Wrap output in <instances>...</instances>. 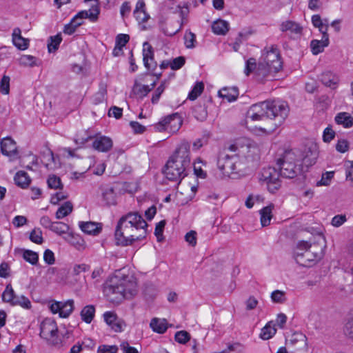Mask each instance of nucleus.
Wrapping results in <instances>:
<instances>
[{"instance_id":"f257e3e1","label":"nucleus","mask_w":353,"mask_h":353,"mask_svg":"<svg viewBox=\"0 0 353 353\" xmlns=\"http://www.w3.org/2000/svg\"><path fill=\"white\" fill-rule=\"evenodd\" d=\"M289 107L282 101H266L252 105L248 111V117L252 121H262L266 118L274 120L273 126L268 129L260 128V130L270 133L280 126L289 114Z\"/></svg>"},{"instance_id":"f03ea898","label":"nucleus","mask_w":353,"mask_h":353,"mask_svg":"<svg viewBox=\"0 0 353 353\" xmlns=\"http://www.w3.org/2000/svg\"><path fill=\"white\" fill-rule=\"evenodd\" d=\"M190 143L182 141L167 161L163 173L168 180L180 183L188 175L187 170L190 165Z\"/></svg>"},{"instance_id":"7ed1b4c3","label":"nucleus","mask_w":353,"mask_h":353,"mask_svg":"<svg viewBox=\"0 0 353 353\" xmlns=\"http://www.w3.org/2000/svg\"><path fill=\"white\" fill-rule=\"evenodd\" d=\"M137 292V281L132 275L119 276L110 278L105 284L103 293L112 303H118L123 299H130Z\"/></svg>"},{"instance_id":"20e7f679","label":"nucleus","mask_w":353,"mask_h":353,"mask_svg":"<svg viewBox=\"0 0 353 353\" xmlns=\"http://www.w3.org/2000/svg\"><path fill=\"white\" fill-rule=\"evenodd\" d=\"M249 150L248 145L239 146L232 144L228 151L230 153H221L217 161V166L224 176L232 177V175L241 174L244 170L243 159Z\"/></svg>"},{"instance_id":"39448f33","label":"nucleus","mask_w":353,"mask_h":353,"mask_svg":"<svg viewBox=\"0 0 353 353\" xmlns=\"http://www.w3.org/2000/svg\"><path fill=\"white\" fill-rule=\"evenodd\" d=\"M283 66L279 50L276 46L263 50L256 72L259 78L264 79L277 73Z\"/></svg>"},{"instance_id":"423d86ee","label":"nucleus","mask_w":353,"mask_h":353,"mask_svg":"<svg viewBox=\"0 0 353 353\" xmlns=\"http://www.w3.org/2000/svg\"><path fill=\"white\" fill-rule=\"evenodd\" d=\"M296 262L303 266H310L323 257V249L318 243H312L305 241L297 243L294 252Z\"/></svg>"},{"instance_id":"0eeeda50","label":"nucleus","mask_w":353,"mask_h":353,"mask_svg":"<svg viewBox=\"0 0 353 353\" xmlns=\"http://www.w3.org/2000/svg\"><path fill=\"white\" fill-rule=\"evenodd\" d=\"M301 156L293 150H285L277 159L280 174L285 178L293 179L301 171Z\"/></svg>"},{"instance_id":"6e6552de","label":"nucleus","mask_w":353,"mask_h":353,"mask_svg":"<svg viewBox=\"0 0 353 353\" xmlns=\"http://www.w3.org/2000/svg\"><path fill=\"white\" fill-rule=\"evenodd\" d=\"M146 234V229H138L135 226H130L120 219L117 223L114 234L117 243L122 246L132 245L134 241L144 239Z\"/></svg>"},{"instance_id":"1a4fd4ad","label":"nucleus","mask_w":353,"mask_h":353,"mask_svg":"<svg viewBox=\"0 0 353 353\" xmlns=\"http://www.w3.org/2000/svg\"><path fill=\"white\" fill-rule=\"evenodd\" d=\"M280 175V172L275 168H264L261 172L259 180L261 183H265L270 192L275 193L281 185Z\"/></svg>"},{"instance_id":"9d476101","label":"nucleus","mask_w":353,"mask_h":353,"mask_svg":"<svg viewBox=\"0 0 353 353\" xmlns=\"http://www.w3.org/2000/svg\"><path fill=\"white\" fill-rule=\"evenodd\" d=\"M40 336L50 344L58 345L60 340L58 337V327L55 321L46 318L41 323Z\"/></svg>"},{"instance_id":"9b49d317","label":"nucleus","mask_w":353,"mask_h":353,"mask_svg":"<svg viewBox=\"0 0 353 353\" xmlns=\"http://www.w3.org/2000/svg\"><path fill=\"white\" fill-rule=\"evenodd\" d=\"M88 1H94V3L88 10H82L78 12L72 19L71 22L72 23L75 24L77 23V22H81V25L84 19H89L91 21H96L98 19L100 12L99 0H85V2Z\"/></svg>"},{"instance_id":"f8f14e48","label":"nucleus","mask_w":353,"mask_h":353,"mask_svg":"<svg viewBox=\"0 0 353 353\" xmlns=\"http://www.w3.org/2000/svg\"><path fill=\"white\" fill-rule=\"evenodd\" d=\"M124 223L135 226L138 229H146L148 224L142 216L137 212H130L123 215L120 219Z\"/></svg>"},{"instance_id":"ddd939ff","label":"nucleus","mask_w":353,"mask_h":353,"mask_svg":"<svg viewBox=\"0 0 353 353\" xmlns=\"http://www.w3.org/2000/svg\"><path fill=\"white\" fill-rule=\"evenodd\" d=\"M104 321L111 327V328L117 332H120L123 330L125 323L117 318L116 314L112 312H106L103 314Z\"/></svg>"},{"instance_id":"4468645a","label":"nucleus","mask_w":353,"mask_h":353,"mask_svg":"<svg viewBox=\"0 0 353 353\" xmlns=\"http://www.w3.org/2000/svg\"><path fill=\"white\" fill-rule=\"evenodd\" d=\"M143 60L144 65L148 70H153L157 66V63L154 61V52L151 45L145 41L143 43Z\"/></svg>"},{"instance_id":"2eb2a0df","label":"nucleus","mask_w":353,"mask_h":353,"mask_svg":"<svg viewBox=\"0 0 353 353\" xmlns=\"http://www.w3.org/2000/svg\"><path fill=\"white\" fill-rule=\"evenodd\" d=\"M80 229L85 234L90 235H98L102 230V225L100 223L92 221H80L79 223Z\"/></svg>"},{"instance_id":"dca6fc26","label":"nucleus","mask_w":353,"mask_h":353,"mask_svg":"<svg viewBox=\"0 0 353 353\" xmlns=\"http://www.w3.org/2000/svg\"><path fill=\"white\" fill-rule=\"evenodd\" d=\"M101 197L106 205L117 204V195L112 187L106 185L101 188Z\"/></svg>"},{"instance_id":"f3484780","label":"nucleus","mask_w":353,"mask_h":353,"mask_svg":"<svg viewBox=\"0 0 353 353\" xmlns=\"http://www.w3.org/2000/svg\"><path fill=\"white\" fill-rule=\"evenodd\" d=\"M320 79L325 86L332 89L336 88L339 83V77L330 71L323 72Z\"/></svg>"},{"instance_id":"a211bd4d","label":"nucleus","mask_w":353,"mask_h":353,"mask_svg":"<svg viewBox=\"0 0 353 353\" xmlns=\"http://www.w3.org/2000/svg\"><path fill=\"white\" fill-rule=\"evenodd\" d=\"M19 28L14 29L12 32L13 44L19 50H24L29 46V39L23 38Z\"/></svg>"},{"instance_id":"6ab92c4d","label":"nucleus","mask_w":353,"mask_h":353,"mask_svg":"<svg viewBox=\"0 0 353 353\" xmlns=\"http://www.w3.org/2000/svg\"><path fill=\"white\" fill-rule=\"evenodd\" d=\"M92 146L99 152H108L112 147V141L109 137H100L94 141Z\"/></svg>"},{"instance_id":"aec40b11","label":"nucleus","mask_w":353,"mask_h":353,"mask_svg":"<svg viewBox=\"0 0 353 353\" xmlns=\"http://www.w3.org/2000/svg\"><path fill=\"white\" fill-rule=\"evenodd\" d=\"M1 152L8 157L17 154L16 143L11 138H6L1 142Z\"/></svg>"},{"instance_id":"412c9836","label":"nucleus","mask_w":353,"mask_h":353,"mask_svg":"<svg viewBox=\"0 0 353 353\" xmlns=\"http://www.w3.org/2000/svg\"><path fill=\"white\" fill-rule=\"evenodd\" d=\"M329 45V36L328 34L324 32V35H322L321 40L314 39L310 43V47L312 52L314 54H318L322 52L325 47Z\"/></svg>"},{"instance_id":"4be33fe9","label":"nucleus","mask_w":353,"mask_h":353,"mask_svg":"<svg viewBox=\"0 0 353 353\" xmlns=\"http://www.w3.org/2000/svg\"><path fill=\"white\" fill-rule=\"evenodd\" d=\"M219 96L228 102L234 101L239 96V90L236 87L223 88L218 92Z\"/></svg>"},{"instance_id":"5701e85b","label":"nucleus","mask_w":353,"mask_h":353,"mask_svg":"<svg viewBox=\"0 0 353 353\" xmlns=\"http://www.w3.org/2000/svg\"><path fill=\"white\" fill-rule=\"evenodd\" d=\"M166 120L169 121V132L175 133L182 125V119L178 113H173L166 116Z\"/></svg>"},{"instance_id":"b1692460","label":"nucleus","mask_w":353,"mask_h":353,"mask_svg":"<svg viewBox=\"0 0 353 353\" xmlns=\"http://www.w3.org/2000/svg\"><path fill=\"white\" fill-rule=\"evenodd\" d=\"M194 117L200 121H205L208 117V111L205 102H199L192 109Z\"/></svg>"},{"instance_id":"393cba45","label":"nucleus","mask_w":353,"mask_h":353,"mask_svg":"<svg viewBox=\"0 0 353 353\" xmlns=\"http://www.w3.org/2000/svg\"><path fill=\"white\" fill-rule=\"evenodd\" d=\"M280 30L282 32L290 31L292 33L301 34L303 28L301 25L293 21H283L280 26Z\"/></svg>"},{"instance_id":"a878e982","label":"nucleus","mask_w":353,"mask_h":353,"mask_svg":"<svg viewBox=\"0 0 353 353\" xmlns=\"http://www.w3.org/2000/svg\"><path fill=\"white\" fill-rule=\"evenodd\" d=\"M14 180L15 184L21 188H28L31 182V179L28 174L25 171L22 170L16 173Z\"/></svg>"},{"instance_id":"bb28decb","label":"nucleus","mask_w":353,"mask_h":353,"mask_svg":"<svg viewBox=\"0 0 353 353\" xmlns=\"http://www.w3.org/2000/svg\"><path fill=\"white\" fill-rule=\"evenodd\" d=\"M212 32L218 35H225L229 30V23L223 19H217L212 25Z\"/></svg>"},{"instance_id":"cd10ccee","label":"nucleus","mask_w":353,"mask_h":353,"mask_svg":"<svg viewBox=\"0 0 353 353\" xmlns=\"http://www.w3.org/2000/svg\"><path fill=\"white\" fill-rule=\"evenodd\" d=\"M150 327L154 332L163 334L168 329L167 321L165 319L153 318L150 321Z\"/></svg>"},{"instance_id":"c85d7f7f","label":"nucleus","mask_w":353,"mask_h":353,"mask_svg":"<svg viewBox=\"0 0 353 353\" xmlns=\"http://www.w3.org/2000/svg\"><path fill=\"white\" fill-rule=\"evenodd\" d=\"M335 121L345 128H350L353 125V117L347 112L339 113L335 117Z\"/></svg>"},{"instance_id":"c756f323","label":"nucleus","mask_w":353,"mask_h":353,"mask_svg":"<svg viewBox=\"0 0 353 353\" xmlns=\"http://www.w3.org/2000/svg\"><path fill=\"white\" fill-rule=\"evenodd\" d=\"M273 205L266 206L260 210L261 223L263 227L267 226L270 223L272 219V210Z\"/></svg>"},{"instance_id":"7c9ffc66","label":"nucleus","mask_w":353,"mask_h":353,"mask_svg":"<svg viewBox=\"0 0 353 353\" xmlns=\"http://www.w3.org/2000/svg\"><path fill=\"white\" fill-rule=\"evenodd\" d=\"M73 210V205L70 201L65 202L61 205L56 212V218L61 219L70 214Z\"/></svg>"},{"instance_id":"2f4dec72","label":"nucleus","mask_w":353,"mask_h":353,"mask_svg":"<svg viewBox=\"0 0 353 353\" xmlns=\"http://www.w3.org/2000/svg\"><path fill=\"white\" fill-rule=\"evenodd\" d=\"M17 295L10 284H8L5 290L2 294V300L4 302L10 303L11 305H14Z\"/></svg>"},{"instance_id":"473e14b6","label":"nucleus","mask_w":353,"mask_h":353,"mask_svg":"<svg viewBox=\"0 0 353 353\" xmlns=\"http://www.w3.org/2000/svg\"><path fill=\"white\" fill-rule=\"evenodd\" d=\"M95 313V308L93 305H86L81 312L82 320L87 323H90L92 321Z\"/></svg>"},{"instance_id":"72a5a7b5","label":"nucleus","mask_w":353,"mask_h":353,"mask_svg":"<svg viewBox=\"0 0 353 353\" xmlns=\"http://www.w3.org/2000/svg\"><path fill=\"white\" fill-rule=\"evenodd\" d=\"M134 17L136 18L137 21H138L139 24L141 26V29L142 30H146L149 29V26H147L145 25V23H146L148 19H150V15L146 12L145 10L143 11H139L136 12H133Z\"/></svg>"},{"instance_id":"f704fd0d","label":"nucleus","mask_w":353,"mask_h":353,"mask_svg":"<svg viewBox=\"0 0 353 353\" xmlns=\"http://www.w3.org/2000/svg\"><path fill=\"white\" fill-rule=\"evenodd\" d=\"M151 90L152 88H150V85H142L137 82L132 88L133 93L140 98L145 97Z\"/></svg>"},{"instance_id":"c9c22d12","label":"nucleus","mask_w":353,"mask_h":353,"mask_svg":"<svg viewBox=\"0 0 353 353\" xmlns=\"http://www.w3.org/2000/svg\"><path fill=\"white\" fill-rule=\"evenodd\" d=\"M38 59L32 55L23 54L19 59V65L25 67H34L39 65Z\"/></svg>"},{"instance_id":"e433bc0d","label":"nucleus","mask_w":353,"mask_h":353,"mask_svg":"<svg viewBox=\"0 0 353 353\" xmlns=\"http://www.w3.org/2000/svg\"><path fill=\"white\" fill-rule=\"evenodd\" d=\"M61 307L60 317L67 318L74 309V301L72 300H68L65 302H61Z\"/></svg>"},{"instance_id":"4c0bfd02","label":"nucleus","mask_w":353,"mask_h":353,"mask_svg":"<svg viewBox=\"0 0 353 353\" xmlns=\"http://www.w3.org/2000/svg\"><path fill=\"white\" fill-rule=\"evenodd\" d=\"M276 330L274 325H272V322H269L262 330L260 336L263 340H268L272 338L276 334Z\"/></svg>"},{"instance_id":"58836bf2","label":"nucleus","mask_w":353,"mask_h":353,"mask_svg":"<svg viewBox=\"0 0 353 353\" xmlns=\"http://www.w3.org/2000/svg\"><path fill=\"white\" fill-rule=\"evenodd\" d=\"M312 23L313 26L318 28L319 31L324 35V32L327 34L328 25L324 24L321 16L319 14H314L312 17Z\"/></svg>"},{"instance_id":"ea45409f","label":"nucleus","mask_w":353,"mask_h":353,"mask_svg":"<svg viewBox=\"0 0 353 353\" xmlns=\"http://www.w3.org/2000/svg\"><path fill=\"white\" fill-rule=\"evenodd\" d=\"M62 41V37L61 34H57L54 37H50V42L48 43V49L49 52H55Z\"/></svg>"},{"instance_id":"a19ab883","label":"nucleus","mask_w":353,"mask_h":353,"mask_svg":"<svg viewBox=\"0 0 353 353\" xmlns=\"http://www.w3.org/2000/svg\"><path fill=\"white\" fill-rule=\"evenodd\" d=\"M50 230L59 235H61L68 232L69 226L63 222H53Z\"/></svg>"},{"instance_id":"79ce46f5","label":"nucleus","mask_w":353,"mask_h":353,"mask_svg":"<svg viewBox=\"0 0 353 353\" xmlns=\"http://www.w3.org/2000/svg\"><path fill=\"white\" fill-rule=\"evenodd\" d=\"M23 258L32 265H37L39 260V255L37 252L26 250L23 253Z\"/></svg>"},{"instance_id":"37998d69","label":"nucleus","mask_w":353,"mask_h":353,"mask_svg":"<svg viewBox=\"0 0 353 353\" xmlns=\"http://www.w3.org/2000/svg\"><path fill=\"white\" fill-rule=\"evenodd\" d=\"M47 183L48 187L52 189L63 188V184L61 179L54 174H52L48 176Z\"/></svg>"},{"instance_id":"c03bdc74","label":"nucleus","mask_w":353,"mask_h":353,"mask_svg":"<svg viewBox=\"0 0 353 353\" xmlns=\"http://www.w3.org/2000/svg\"><path fill=\"white\" fill-rule=\"evenodd\" d=\"M204 84L202 82H197L188 94V99L195 100L203 91Z\"/></svg>"},{"instance_id":"a18cd8bd","label":"nucleus","mask_w":353,"mask_h":353,"mask_svg":"<svg viewBox=\"0 0 353 353\" xmlns=\"http://www.w3.org/2000/svg\"><path fill=\"white\" fill-rule=\"evenodd\" d=\"M343 333L349 339L353 341V313L350 316L343 327Z\"/></svg>"},{"instance_id":"49530a36","label":"nucleus","mask_w":353,"mask_h":353,"mask_svg":"<svg viewBox=\"0 0 353 353\" xmlns=\"http://www.w3.org/2000/svg\"><path fill=\"white\" fill-rule=\"evenodd\" d=\"M70 243L74 245L78 250H83L85 248L84 240L79 235H72Z\"/></svg>"},{"instance_id":"de8ad7c7","label":"nucleus","mask_w":353,"mask_h":353,"mask_svg":"<svg viewBox=\"0 0 353 353\" xmlns=\"http://www.w3.org/2000/svg\"><path fill=\"white\" fill-rule=\"evenodd\" d=\"M166 88V81H163L161 83V84L157 87L155 90L154 94H152V97L151 101L153 104L157 103L161 94L164 92Z\"/></svg>"},{"instance_id":"09e8293b","label":"nucleus","mask_w":353,"mask_h":353,"mask_svg":"<svg viewBox=\"0 0 353 353\" xmlns=\"http://www.w3.org/2000/svg\"><path fill=\"white\" fill-rule=\"evenodd\" d=\"M10 78L7 75H3L0 81V92L3 94H8L10 92Z\"/></svg>"},{"instance_id":"8fccbe9b","label":"nucleus","mask_w":353,"mask_h":353,"mask_svg":"<svg viewBox=\"0 0 353 353\" xmlns=\"http://www.w3.org/2000/svg\"><path fill=\"white\" fill-rule=\"evenodd\" d=\"M271 299L274 303H282L285 301V292L281 290H274L271 293Z\"/></svg>"},{"instance_id":"3c124183","label":"nucleus","mask_w":353,"mask_h":353,"mask_svg":"<svg viewBox=\"0 0 353 353\" xmlns=\"http://www.w3.org/2000/svg\"><path fill=\"white\" fill-rule=\"evenodd\" d=\"M184 40L185 45L187 48H194V43L196 42V35L193 32L190 31L186 32L184 35Z\"/></svg>"},{"instance_id":"603ef678","label":"nucleus","mask_w":353,"mask_h":353,"mask_svg":"<svg viewBox=\"0 0 353 353\" xmlns=\"http://www.w3.org/2000/svg\"><path fill=\"white\" fill-rule=\"evenodd\" d=\"M13 305H20L25 309H30L31 307V303L30 300L25 296H17Z\"/></svg>"},{"instance_id":"864d4df0","label":"nucleus","mask_w":353,"mask_h":353,"mask_svg":"<svg viewBox=\"0 0 353 353\" xmlns=\"http://www.w3.org/2000/svg\"><path fill=\"white\" fill-rule=\"evenodd\" d=\"M169 121L166 120V117L163 118L157 123L154 125V128L157 132L168 131L169 132Z\"/></svg>"},{"instance_id":"5fc2aeb1","label":"nucleus","mask_w":353,"mask_h":353,"mask_svg":"<svg viewBox=\"0 0 353 353\" xmlns=\"http://www.w3.org/2000/svg\"><path fill=\"white\" fill-rule=\"evenodd\" d=\"M334 172H326L325 173L322 174L321 179L316 183L317 186L321 185H328L334 177Z\"/></svg>"},{"instance_id":"6e6d98bb","label":"nucleus","mask_w":353,"mask_h":353,"mask_svg":"<svg viewBox=\"0 0 353 353\" xmlns=\"http://www.w3.org/2000/svg\"><path fill=\"white\" fill-rule=\"evenodd\" d=\"M175 340L179 343H185L190 339V334L186 331H179L175 334Z\"/></svg>"},{"instance_id":"4d7b16f0","label":"nucleus","mask_w":353,"mask_h":353,"mask_svg":"<svg viewBox=\"0 0 353 353\" xmlns=\"http://www.w3.org/2000/svg\"><path fill=\"white\" fill-rule=\"evenodd\" d=\"M30 239L34 243L41 244L43 243L42 232L40 230H33L30 234Z\"/></svg>"},{"instance_id":"13d9d810","label":"nucleus","mask_w":353,"mask_h":353,"mask_svg":"<svg viewBox=\"0 0 353 353\" xmlns=\"http://www.w3.org/2000/svg\"><path fill=\"white\" fill-rule=\"evenodd\" d=\"M165 225V220H162V221H159L156 225L154 234L157 238V241L159 242L163 240V232Z\"/></svg>"},{"instance_id":"bf43d9fd","label":"nucleus","mask_w":353,"mask_h":353,"mask_svg":"<svg viewBox=\"0 0 353 353\" xmlns=\"http://www.w3.org/2000/svg\"><path fill=\"white\" fill-rule=\"evenodd\" d=\"M118 347L117 345H101L99 346L98 353H117Z\"/></svg>"},{"instance_id":"052dcab7","label":"nucleus","mask_w":353,"mask_h":353,"mask_svg":"<svg viewBox=\"0 0 353 353\" xmlns=\"http://www.w3.org/2000/svg\"><path fill=\"white\" fill-rule=\"evenodd\" d=\"M255 69L257 70L256 59L250 58L245 63V74L248 76Z\"/></svg>"},{"instance_id":"680f3d73","label":"nucleus","mask_w":353,"mask_h":353,"mask_svg":"<svg viewBox=\"0 0 353 353\" xmlns=\"http://www.w3.org/2000/svg\"><path fill=\"white\" fill-rule=\"evenodd\" d=\"M68 197V194L63 192H57L55 194L52 196L50 199V203L53 205H57L59 201L65 200Z\"/></svg>"},{"instance_id":"e2e57ef3","label":"nucleus","mask_w":353,"mask_h":353,"mask_svg":"<svg viewBox=\"0 0 353 353\" xmlns=\"http://www.w3.org/2000/svg\"><path fill=\"white\" fill-rule=\"evenodd\" d=\"M347 221L346 216L345 214H339L334 216L331 221V224L334 227H340Z\"/></svg>"},{"instance_id":"0e129e2a","label":"nucleus","mask_w":353,"mask_h":353,"mask_svg":"<svg viewBox=\"0 0 353 353\" xmlns=\"http://www.w3.org/2000/svg\"><path fill=\"white\" fill-rule=\"evenodd\" d=\"M185 62V59L183 57H179L172 60L170 63V67L172 70L180 69Z\"/></svg>"},{"instance_id":"69168bd1","label":"nucleus","mask_w":353,"mask_h":353,"mask_svg":"<svg viewBox=\"0 0 353 353\" xmlns=\"http://www.w3.org/2000/svg\"><path fill=\"white\" fill-rule=\"evenodd\" d=\"M335 136V132L331 128H326L324 130L323 139L324 142L330 143Z\"/></svg>"},{"instance_id":"338daca9","label":"nucleus","mask_w":353,"mask_h":353,"mask_svg":"<svg viewBox=\"0 0 353 353\" xmlns=\"http://www.w3.org/2000/svg\"><path fill=\"white\" fill-rule=\"evenodd\" d=\"M43 260L48 265L54 264L55 258L53 252L49 249L46 250L43 253Z\"/></svg>"},{"instance_id":"774afa93","label":"nucleus","mask_w":353,"mask_h":353,"mask_svg":"<svg viewBox=\"0 0 353 353\" xmlns=\"http://www.w3.org/2000/svg\"><path fill=\"white\" fill-rule=\"evenodd\" d=\"M120 347L123 353H139L137 350L134 347L130 346L127 341L122 342Z\"/></svg>"}]
</instances>
